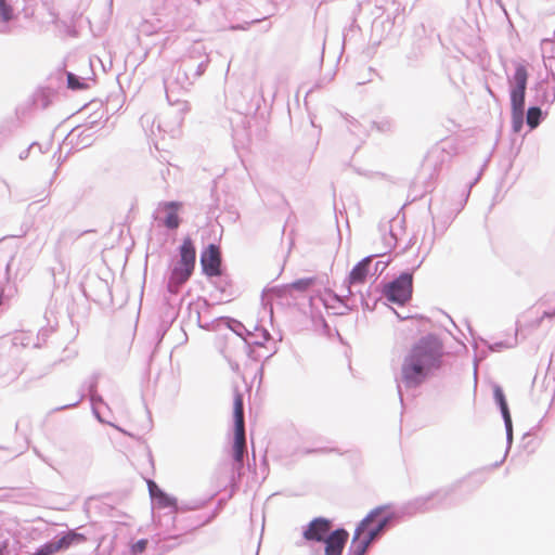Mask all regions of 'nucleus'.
I'll list each match as a JSON object with an SVG mask.
<instances>
[{
    "instance_id": "f257e3e1",
    "label": "nucleus",
    "mask_w": 555,
    "mask_h": 555,
    "mask_svg": "<svg viewBox=\"0 0 555 555\" xmlns=\"http://www.w3.org/2000/svg\"><path fill=\"white\" fill-rule=\"evenodd\" d=\"M442 346L433 335L422 338L404 357L401 379L406 387H417L440 366Z\"/></svg>"
},
{
    "instance_id": "f03ea898",
    "label": "nucleus",
    "mask_w": 555,
    "mask_h": 555,
    "mask_svg": "<svg viewBox=\"0 0 555 555\" xmlns=\"http://www.w3.org/2000/svg\"><path fill=\"white\" fill-rule=\"evenodd\" d=\"M389 515L386 514V507L379 506L372 509L364 519L356 528L352 541L351 551L353 555H364L370 544L383 531L389 520Z\"/></svg>"
},
{
    "instance_id": "7ed1b4c3",
    "label": "nucleus",
    "mask_w": 555,
    "mask_h": 555,
    "mask_svg": "<svg viewBox=\"0 0 555 555\" xmlns=\"http://www.w3.org/2000/svg\"><path fill=\"white\" fill-rule=\"evenodd\" d=\"M196 251L190 237L183 240L180 247V260L172 269L168 287L172 293H177L178 288L185 283L192 275L195 267Z\"/></svg>"
},
{
    "instance_id": "20e7f679",
    "label": "nucleus",
    "mask_w": 555,
    "mask_h": 555,
    "mask_svg": "<svg viewBox=\"0 0 555 555\" xmlns=\"http://www.w3.org/2000/svg\"><path fill=\"white\" fill-rule=\"evenodd\" d=\"M234 439L232 444V455L238 467H242L244 455L246 453L245 422L243 397L240 392L234 396Z\"/></svg>"
},
{
    "instance_id": "39448f33",
    "label": "nucleus",
    "mask_w": 555,
    "mask_h": 555,
    "mask_svg": "<svg viewBox=\"0 0 555 555\" xmlns=\"http://www.w3.org/2000/svg\"><path fill=\"white\" fill-rule=\"evenodd\" d=\"M413 276L411 273H402L398 279L391 282L386 288L388 300L403 305L412 296Z\"/></svg>"
},
{
    "instance_id": "423d86ee",
    "label": "nucleus",
    "mask_w": 555,
    "mask_h": 555,
    "mask_svg": "<svg viewBox=\"0 0 555 555\" xmlns=\"http://www.w3.org/2000/svg\"><path fill=\"white\" fill-rule=\"evenodd\" d=\"M528 72L524 65H518L515 69V87L511 92V104L513 112L519 116L524 113L525 94L527 88Z\"/></svg>"
},
{
    "instance_id": "0eeeda50",
    "label": "nucleus",
    "mask_w": 555,
    "mask_h": 555,
    "mask_svg": "<svg viewBox=\"0 0 555 555\" xmlns=\"http://www.w3.org/2000/svg\"><path fill=\"white\" fill-rule=\"evenodd\" d=\"M86 540L87 538L83 534L70 530L60 539L41 545L33 555H54L68 550L74 544L82 543Z\"/></svg>"
},
{
    "instance_id": "6e6552de",
    "label": "nucleus",
    "mask_w": 555,
    "mask_h": 555,
    "mask_svg": "<svg viewBox=\"0 0 555 555\" xmlns=\"http://www.w3.org/2000/svg\"><path fill=\"white\" fill-rule=\"evenodd\" d=\"M203 271L208 276L220 275L221 256L219 248L210 244L201 255Z\"/></svg>"
},
{
    "instance_id": "1a4fd4ad",
    "label": "nucleus",
    "mask_w": 555,
    "mask_h": 555,
    "mask_svg": "<svg viewBox=\"0 0 555 555\" xmlns=\"http://www.w3.org/2000/svg\"><path fill=\"white\" fill-rule=\"evenodd\" d=\"M332 529V522L322 517L311 520L304 531L307 541L323 542Z\"/></svg>"
},
{
    "instance_id": "9d476101",
    "label": "nucleus",
    "mask_w": 555,
    "mask_h": 555,
    "mask_svg": "<svg viewBox=\"0 0 555 555\" xmlns=\"http://www.w3.org/2000/svg\"><path fill=\"white\" fill-rule=\"evenodd\" d=\"M348 538L349 533L345 529H336L328 533L323 541L325 543V555H341Z\"/></svg>"
},
{
    "instance_id": "9b49d317",
    "label": "nucleus",
    "mask_w": 555,
    "mask_h": 555,
    "mask_svg": "<svg viewBox=\"0 0 555 555\" xmlns=\"http://www.w3.org/2000/svg\"><path fill=\"white\" fill-rule=\"evenodd\" d=\"M554 318L555 306L548 307L546 301H541L539 306L527 315L525 326L531 330L538 328L545 319L551 320Z\"/></svg>"
},
{
    "instance_id": "f8f14e48",
    "label": "nucleus",
    "mask_w": 555,
    "mask_h": 555,
    "mask_svg": "<svg viewBox=\"0 0 555 555\" xmlns=\"http://www.w3.org/2000/svg\"><path fill=\"white\" fill-rule=\"evenodd\" d=\"M147 487L151 498L156 502L158 507L176 506V499L165 493L153 480H147Z\"/></svg>"
},
{
    "instance_id": "ddd939ff",
    "label": "nucleus",
    "mask_w": 555,
    "mask_h": 555,
    "mask_svg": "<svg viewBox=\"0 0 555 555\" xmlns=\"http://www.w3.org/2000/svg\"><path fill=\"white\" fill-rule=\"evenodd\" d=\"M371 261L372 257H366L353 267L349 274L350 284H362L365 282Z\"/></svg>"
},
{
    "instance_id": "4468645a",
    "label": "nucleus",
    "mask_w": 555,
    "mask_h": 555,
    "mask_svg": "<svg viewBox=\"0 0 555 555\" xmlns=\"http://www.w3.org/2000/svg\"><path fill=\"white\" fill-rule=\"evenodd\" d=\"M162 207L167 212L165 225L169 229H177L180 224L178 211L181 208V204L178 202H167Z\"/></svg>"
},
{
    "instance_id": "2eb2a0df",
    "label": "nucleus",
    "mask_w": 555,
    "mask_h": 555,
    "mask_svg": "<svg viewBox=\"0 0 555 555\" xmlns=\"http://www.w3.org/2000/svg\"><path fill=\"white\" fill-rule=\"evenodd\" d=\"M314 284L313 278H305L297 280L286 286V289L288 293L295 292H306L309 287H311Z\"/></svg>"
},
{
    "instance_id": "dca6fc26",
    "label": "nucleus",
    "mask_w": 555,
    "mask_h": 555,
    "mask_svg": "<svg viewBox=\"0 0 555 555\" xmlns=\"http://www.w3.org/2000/svg\"><path fill=\"white\" fill-rule=\"evenodd\" d=\"M541 109L539 107H530L527 112V124L530 128H535L540 124Z\"/></svg>"
},
{
    "instance_id": "f3484780",
    "label": "nucleus",
    "mask_w": 555,
    "mask_h": 555,
    "mask_svg": "<svg viewBox=\"0 0 555 555\" xmlns=\"http://www.w3.org/2000/svg\"><path fill=\"white\" fill-rule=\"evenodd\" d=\"M13 17V8L5 0H0V22H9Z\"/></svg>"
},
{
    "instance_id": "a211bd4d",
    "label": "nucleus",
    "mask_w": 555,
    "mask_h": 555,
    "mask_svg": "<svg viewBox=\"0 0 555 555\" xmlns=\"http://www.w3.org/2000/svg\"><path fill=\"white\" fill-rule=\"evenodd\" d=\"M67 86L72 90H82L88 88L86 82H81L79 78L72 73L67 74Z\"/></svg>"
},
{
    "instance_id": "6ab92c4d",
    "label": "nucleus",
    "mask_w": 555,
    "mask_h": 555,
    "mask_svg": "<svg viewBox=\"0 0 555 555\" xmlns=\"http://www.w3.org/2000/svg\"><path fill=\"white\" fill-rule=\"evenodd\" d=\"M146 545H147V540L142 539V540H139L137 543H134L131 548H132L133 553H142L145 551Z\"/></svg>"
},
{
    "instance_id": "aec40b11",
    "label": "nucleus",
    "mask_w": 555,
    "mask_h": 555,
    "mask_svg": "<svg viewBox=\"0 0 555 555\" xmlns=\"http://www.w3.org/2000/svg\"><path fill=\"white\" fill-rule=\"evenodd\" d=\"M495 398L500 403V406H502L503 403H506L505 397L500 388L495 389Z\"/></svg>"
},
{
    "instance_id": "412c9836",
    "label": "nucleus",
    "mask_w": 555,
    "mask_h": 555,
    "mask_svg": "<svg viewBox=\"0 0 555 555\" xmlns=\"http://www.w3.org/2000/svg\"><path fill=\"white\" fill-rule=\"evenodd\" d=\"M501 410H502V413H503V416H504L505 421L507 423H509L511 422V416H509L507 403H503L502 406H501Z\"/></svg>"
},
{
    "instance_id": "4be33fe9",
    "label": "nucleus",
    "mask_w": 555,
    "mask_h": 555,
    "mask_svg": "<svg viewBox=\"0 0 555 555\" xmlns=\"http://www.w3.org/2000/svg\"><path fill=\"white\" fill-rule=\"evenodd\" d=\"M501 410H502V413H503V416H504L505 421L507 423H509L511 422V416H509L507 403H503L502 406H501Z\"/></svg>"
}]
</instances>
